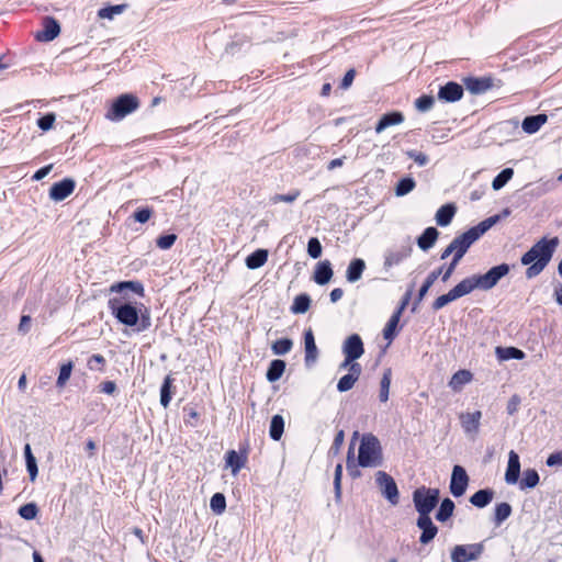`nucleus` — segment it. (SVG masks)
<instances>
[{
    "label": "nucleus",
    "mask_w": 562,
    "mask_h": 562,
    "mask_svg": "<svg viewBox=\"0 0 562 562\" xmlns=\"http://www.w3.org/2000/svg\"><path fill=\"white\" fill-rule=\"evenodd\" d=\"M124 9H125L124 4H117V5H112V7H108V8H102L99 10L98 16L100 19L112 20L115 15L121 14L124 11Z\"/></svg>",
    "instance_id": "8fccbe9b"
},
{
    "label": "nucleus",
    "mask_w": 562,
    "mask_h": 562,
    "mask_svg": "<svg viewBox=\"0 0 562 562\" xmlns=\"http://www.w3.org/2000/svg\"><path fill=\"white\" fill-rule=\"evenodd\" d=\"M415 186H416V183H415L414 179L403 178L396 184L395 194L397 196L406 195L407 193H409L411 191L414 190Z\"/></svg>",
    "instance_id": "49530a36"
},
{
    "label": "nucleus",
    "mask_w": 562,
    "mask_h": 562,
    "mask_svg": "<svg viewBox=\"0 0 562 562\" xmlns=\"http://www.w3.org/2000/svg\"><path fill=\"white\" fill-rule=\"evenodd\" d=\"M446 268H447V267L442 266V267H440V268H438V269H436V270L431 271V272L427 276V278H426V280H425L424 284H423V285H422V288L419 289V292H418V301H422V300L425 297V295L427 294L428 290L432 286V284H434L436 281H438V278H439V277H441V278H442V276H443V272H445Z\"/></svg>",
    "instance_id": "bb28decb"
},
{
    "label": "nucleus",
    "mask_w": 562,
    "mask_h": 562,
    "mask_svg": "<svg viewBox=\"0 0 562 562\" xmlns=\"http://www.w3.org/2000/svg\"><path fill=\"white\" fill-rule=\"evenodd\" d=\"M151 215H153V211L150 209L146 207V209L137 210L134 213V218L136 222L144 224L147 221H149Z\"/></svg>",
    "instance_id": "680f3d73"
},
{
    "label": "nucleus",
    "mask_w": 562,
    "mask_h": 562,
    "mask_svg": "<svg viewBox=\"0 0 562 562\" xmlns=\"http://www.w3.org/2000/svg\"><path fill=\"white\" fill-rule=\"evenodd\" d=\"M342 353L351 359H359L364 353V347L361 337L358 334H352L346 338L342 344Z\"/></svg>",
    "instance_id": "9b49d317"
},
{
    "label": "nucleus",
    "mask_w": 562,
    "mask_h": 562,
    "mask_svg": "<svg viewBox=\"0 0 562 562\" xmlns=\"http://www.w3.org/2000/svg\"><path fill=\"white\" fill-rule=\"evenodd\" d=\"M401 315H402V308H398L391 316V318L389 319V322H387V324H386V326H385V328L383 330V336L389 341H392L393 338L395 337V333H396L397 325L400 323Z\"/></svg>",
    "instance_id": "473e14b6"
},
{
    "label": "nucleus",
    "mask_w": 562,
    "mask_h": 562,
    "mask_svg": "<svg viewBox=\"0 0 562 562\" xmlns=\"http://www.w3.org/2000/svg\"><path fill=\"white\" fill-rule=\"evenodd\" d=\"M432 104H434V98L430 95H423V97L418 98L415 102L416 108L422 112L430 110Z\"/></svg>",
    "instance_id": "bf43d9fd"
},
{
    "label": "nucleus",
    "mask_w": 562,
    "mask_h": 562,
    "mask_svg": "<svg viewBox=\"0 0 562 562\" xmlns=\"http://www.w3.org/2000/svg\"><path fill=\"white\" fill-rule=\"evenodd\" d=\"M284 370H285V362L283 360H280V359L272 360L270 362V366H269L267 374H266L267 380L269 382L278 381L284 373Z\"/></svg>",
    "instance_id": "7c9ffc66"
},
{
    "label": "nucleus",
    "mask_w": 562,
    "mask_h": 562,
    "mask_svg": "<svg viewBox=\"0 0 562 562\" xmlns=\"http://www.w3.org/2000/svg\"><path fill=\"white\" fill-rule=\"evenodd\" d=\"M25 462H26V470L29 472L30 480H31V482H34L36 480L37 473H38L36 459H35V457L29 458L25 460Z\"/></svg>",
    "instance_id": "052dcab7"
},
{
    "label": "nucleus",
    "mask_w": 562,
    "mask_h": 562,
    "mask_svg": "<svg viewBox=\"0 0 562 562\" xmlns=\"http://www.w3.org/2000/svg\"><path fill=\"white\" fill-rule=\"evenodd\" d=\"M383 463L380 440L372 434L361 436L358 450V464L362 468H378Z\"/></svg>",
    "instance_id": "7ed1b4c3"
},
{
    "label": "nucleus",
    "mask_w": 562,
    "mask_h": 562,
    "mask_svg": "<svg viewBox=\"0 0 562 562\" xmlns=\"http://www.w3.org/2000/svg\"><path fill=\"white\" fill-rule=\"evenodd\" d=\"M454 510V503L450 498H445L436 514V519L439 521L448 520Z\"/></svg>",
    "instance_id": "c9c22d12"
},
{
    "label": "nucleus",
    "mask_w": 562,
    "mask_h": 562,
    "mask_svg": "<svg viewBox=\"0 0 562 562\" xmlns=\"http://www.w3.org/2000/svg\"><path fill=\"white\" fill-rule=\"evenodd\" d=\"M484 551L482 543L459 544L451 551L452 562H472L480 559Z\"/></svg>",
    "instance_id": "6e6552de"
},
{
    "label": "nucleus",
    "mask_w": 562,
    "mask_h": 562,
    "mask_svg": "<svg viewBox=\"0 0 562 562\" xmlns=\"http://www.w3.org/2000/svg\"><path fill=\"white\" fill-rule=\"evenodd\" d=\"M304 344H305V362L307 366L315 362L317 358V347L315 344L314 335L311 329H308L304 335Z\"/></svg>",
    "instance_id": "393cba45"
},
{
    "label": "nucleus",
    "mask_w": 562,
    "mask_h": 562,
    "mask_svg": "<svg viewBox=\"0 0 562 562\" xmlns=\"http://www.w3.org/2000/svg\"><path fill=\"white\" fill-rule=\"evenodd\" d=\"M512 514V506L508 503H499L495 507V522L501 525Z\"/></svg>",
    "instance_id": "de8ad7c7"
},
{
    "label": "nucleus",
    "mask_w": 562,
    "mask_h": 562,
    "mask_svg": "<svg viewBox=\"0 0 562 562\" xmlns=\"http://www.w3.org/2000/svg\"><path fill=\"white\" fill-rule=\"evenodd\" d=\"M456 213L452 204L442 205L436 213V222L439 226H447L451 223Z\"/></svg>",
    "instance_id": "c85d7f7f"
},
{
    "label": "nucleus",
    "mask_w": 562,
    "mask_h": 562,
    "mask_svg": "<svg viewBox=\"0 0 562 562\" xmlns=\"http://www.w3.org/2000/svg\"><path fill=\"white\" fill-rule=\"evenodd\" d=\"M331 278L333 269L330 262L328 260L319 261L314 271V281L319 285H324L327 284Z\"/></svg>",
    "instance_id": "412c9836"
},
{
    "label": "nucleus",
    "mask_w": 562,
    "mask_h": 562,
    "mask_svg": "<svg viewBox=\"0 0 562 562\" xmlns=\"http://www.w3.org/2000/svg\"><path fill=\"white\" fill-rule=\"evenodd\" d=\"M473 379V374L465 369L457 371L448 382V386L456 393L460 392L463 386L470 383Z\"/></svg>",
    "instance_id": "aec40b11"
},
{
    "label": "nucleus",
    "mask_w": 562,
    "mask_h": 562,
    "mask_svg": "<svg viewBox=\"0 0 562 562\" xmlns=\"http://www.w3.org/2000/svg\"><path fill=\"white\" fill-rule=\"evenodd\" d=\"M508 272L509 266L506 263H502L491 268L484 274L472 276L463 279L462 281L468 293H471L475 289L490 290L494 288L502 278L508 274Z\"/></svg>",
    "instance_id": "20e7f679"
},
{
    "label": "nucleus",
    "mask_w": 562,
    "mask_h": 562,
    "mask_svg": "<svg viewBox=\"0 0 562 562\" xmlns=\"http://www.w3.org/2000/svg\"><path fill=\"white\" fill-rule=\"evenodd\" d=\"M547 122L544 114H538L535 116H528L522 121L521 127L524 132L533 134L540 130V127Z\"/></svg>",
    "instance_id": "a878e982"
},
{
    "label": "nucleus",
    "mask_w": 562,
    "mask_h": 562,
    "mask_svg": "<svg viewBox=\"0 0 562 562\" xmlns=\"http://www.w3.org/2000/svg\"><path fill=\"white\" fill-rule=\"evenodd\" d=\"M439 232L437 231V228L428 227L418 237L417 245L422 250L427 251L436 244Z\"/></svg>",
    "instance_id": "5701e85b"
},
{
    "label": "nucleus",
    "mask_w": 562,
    "mask_h": 562,
    "mask_svg": "<svg viewBox=\"0 0 562 562\" xmlns=\"http://www.w3.org/2000/svg\"><path fill=\"white\" fill-rule=\"evenodd\" d=\"M139 106L138 99L130 93L121 94L112 103L111 109L108 111L105 117L110 121H121L126 115L136 111Z\"/></svg>",
    "instance_id": "423d86ee"
},
{
    "label": "nucleus",
    "mask_w": 562,
    "mask_h": 562,
    "mask_svg": "<svg viewBox=\"0 0 562 562\" xmlns=\"http://www.w3.org/2000/svg\"><path fill=\"white\" fill-rule=\"evenodd\" d=\"M413 502L419 514L418 517H430V513L439 502V490L425 486L418 487L413 493Z\"/></svg>",
    "instance_id": "39448f33"
},
{
    "label": "nucleus",
    "mask_w": 562,
    "mask_h": 562,
    "mask_svg": "<svg viewBox=\"0 0 562 562\" xmlns=\"http://www.w3.org/2000/svg\"><path fill=\"white\" fill-rule=\"evenodd\" d=\"M520 474L519 456L510 450L508 453V463L505 472V481L507 484H516Z\"/></svg>",
    "instance_id": "2eb2a0df"
},
{
    "label": "nucleus",
    "mask_w": 562,
    "mask_h": 562,
    "mask_svg": "<svg viewBox=\"0 0 562 562\" xmlns=\"http://www.w3.org/2000/svg\"><path fill=\"white\" fill-rule=\"evenodd\" d=\"M56 120V116L55 114L53 113H48L44 116H42L38 121H37V125L38 127L42 130V131H49L53 125H54V122Z\"/></svg>",
    "instance_id": "13d9d810"
},
{
    "label": "nucleus",
    "mask_w": 562,
    "mask_h": 562,
    "mask_svg": "<svg viewBox=\"0 0 562 562\" xmlns=\"http://www.w3.org/2000/svg\"><path fill=\"white\" fill-rule=\"evenodd\" d=\"M344 439H345V434L342 430H339L336 436H335V439H334V442H333V446L330 448V452L333 454H338L339 453V450L344 443Z\"/></svg>",
    "instance_id": "0e129e2a"
},
{
    "label": "nucleus",
    "mask_w": 562,
    "mask_h": 562,
    "mask_svg": "<svg viewBox=\"0 0 562 562\" xmlns=\"http://www.w3.org/2000/svg\"><path fill=\"white\" fill-rule=\"evenodd\" d=\"M284 430V420L281 415H274L270 423L269 434L273 440H279Z\"/></svg>",
    "instance_id": "e433bc0d"
},
{
    "label": "nucleus",
    "mask_w": 562,
    "mask_h": 562,
    "mask_svg": "<svg viewBox=\"0 0 562 562\" xmlns=\"http://www.w3.org/2000/svg\"><path fill=\"white\" fill-rule=\"evenodd\" d=\"M307 252L313 259H317L322 255V245L315 237L311 238L307 244Z\"/></svg>",
    "instance_id": "5fc2aeb1"
},
{
    "label": "nucleus",
    "mask_w": 562,
    "mask_h": 562,
    "mask_svg": "<svg viewBox=\"0 0 562 562\" xmlns=\"http://www.w3.org/2000/svg\"><path fill=\"white\" fill-rule=\"evenodd\" d=\"M539 483V474L533 469H528L524 472V477L520 481V488H533Z\"/></svg>",
    "instance_id": "a19ab883"
},
{
    "label": "nucleus",
    "mask_w": 562,
    "mask_h": 562,
    "mask_svg": "<svg viewBox=\"0 0 562 562\" xmlns=\"http://www.w3.org/2000/svg\"><path fill=\"white\" fill-rule=\"evenodd\" d=\"M520 405V397L518 395H513L508 403H507V413L509 415H514L517 411H518V407Z\"/></svg>",
    "instance_id": "338daca9"
},
{
    "label": "nucleus",
    "mask_w": 562,
    "mask_h": 562,
    "mask_svg": "<svg viewBox=\"0 0 562 562\" xmlns=\"http://www.w3.org/2000/svg\"><path fill=\"white\" fill-rule=\"evenodd\" d=\"M514 176V170L512 168H505L502 170L493 180L492 188L495 191L501 190Z\"/></svg>",
    "instance_id": "79ce46f5"
},
{
    "label": "nucleus",
    "mask_w": 562,
    "mask_h": 562,
    "mask_svg": "<svg viewBox=\"0 0 562 562\" xmlns=\"http://www.w3.org/2000/svg\"><path fill=\"white\" fill-rule=\"evenodd\" d=\"M495 356L498 359V361H508L512 359L515 360H522L526 355L522 350L516 348V347H496L495 348Z\"/></svg>",
    "instance_id": "4be33fe9"
},
{
    "label": "nucleus",
    "mask_w": 562,
    "mask_h": 562,
    "mask_svg": "<svg viewBox=\"0 0 562 562\" xmlns=\"http://www.w3.org/2000/svg\"><path fill=\"white\" fill-rule=\"evenodd\" d=\"M404 121V116L400 112H392L384 114L379 123L375 126V132L378 134L382 133L384 130H386L390 126L398 125Z\"/></svg>",
    "instance_id": "b1692460"
},
{
    "label": "nucleus",
    "mask_w": 562,
    "mask_h": 562,
    "mask_svg": "<svg viewBox=\"0 0 562 562\" xmlns=\"http://www.w3.org/2000/svg\"><path fill=\"white\" fill-rule=\"evenodd\" d=\"M245 460L235 451L231 450L226 454V467L232 469L233 475H236L244 467Z\"/></svg>",
    "instance_id": "f704fd0d"
},
{
    "label": "nucleus",
    "mask_w": 562,
    "mask_h": 562,
    "mask_svg": "<svg viewBox=\"0 0 562 562\" xmlns=\"http://www.w3.org/2000/svg\"><path fill=\"white\" fill-rule=\"evenodd\" d=\"M310 304H311V299L308 295H306V294L297 295L294 299V302L291 306V311L294 314H303L308 311Z\"/></svg>",
    "instance_id": "ea45409f"
},
{
    "label": "nucleus",
    "mask_w": 562,
    "mask_h": 562,
    "mask_svg": "<svg viewBox=\"0 0 562 562\" xmlns=\"http://www.w3.org/2000/svg\"><path fill=\"white\" fill-rule=\"evenodd\" d=\"M355 76H356V71L353 69L348 70L342 78L341 88L348 89L351 86V83L355 79Z\"/></svg>",
    "instance_id": "774afa93"
},
{
    "label": "nucleus",
    "mask_w": 562,
    "mask_h": 562,
    "mask_svg": "<svg viewBox=\"0 0 562 562\" xmlns=\"http://www.w3.org/2000/svg\"><path fill=\"white\" fill-rule=\"evenodd\" d=\"M292 347H293V342L291 339L282 338V339L276 340L272 344L271 349L274 355L283 356V355H286L288 352H290Z\"/></svg>",
    "instance_id": "37998d69"
},
{
    "label": "nucleus",
    "mask_w": 562,
    "mask_h": 562,
    "mask_svg": "<svg viewBox=\"0 0 562 562\" xmlns=\"http://www.w3.org/2000/svg\"><path fill=\"white\" fill-rule=\"evenodd\" d=\"M268 260V251L266 249H258L246 258V266L249 269H258L262 267Z\"/></svg>",
    "instance_id": "c756f323"
},
{
    "label": "nucleus",
    "mask_w": 562,
    "mask_h": 562,
    "mask_svg": "<svg viewBox=\"0 0 562 562\" xmlns=\"http://www.w3.org/2000/svg\"><path fill=\"white\" fill-rule=\"evenodd\" d=\"M469 485V476L461 465H454L451 473L450 492L454 497L462 496Z\"/></svg>",
    "instance_id": "9d476101"
},
{
    "label": "nucleus",
    "mask_w": 562,
    "mask_h": 562,
    "mask_svg": "<svg viewBox=\"0 0 562 562\" xmlns=\"http://www.w3.org/2000/svg\"><path fill=\"white\" fill-rule=\"evenodd\" d=\"M417 527L423 531L419 538L423 544L429 543L438 532L430 517H418Z\"/></svg>",
    "instance_id": "f3484780"
},
{
    "label": "nucleus",
    "mask_w": 562,
    "mask_h": 562,
    "mask_svg": "<svg viewBox=\"0 0 562 562\" xmlns=\"http://www.w3.org/2000/svg\"><path fill=\"white\" fill-rule=\"evenodd\" d=\"M468 291L463 284V281H460L454 288H452L448 293L438 296L432 303V308L435 311L441 310L449 303L468 295Z\"/></svg>",
    "instance_id": "f8f14e48"
},
{
    "label": "nucleus",
    "mask_w": 562,
    "mask_h": 562,
    "mask_svg": "<svg viewBox=\"0 0 562 562\" xmlns=\"http://www.w3.org/2000/svg\"><path fill=\"white\" fill-rule=\"evenodd\" d=\"M493 499V492L490 490H480L470 497V503L479 508L487 506Z\"/></svg>",
    "instance_id": "2f4dec72"
},
{
    "label": "nucleus",
    "mask_w": 562,
    "mask_h": 562,
    "mask_svg": "<svg viewBox=\"0 0 562 562\" xmlns=\"http://www.w3.org/2000/svg\"><path fill=\"white\" fill-rule=\"evenodd\" d=\"M375 483L391 505L395 506L398 504L400 492L394 479L390 474L384 471H378L375 473Z\"/></svg>",
    "instance_id": "0eeeda50"
},
{
    "label": "nucleus",
    "mask_w": 562,
    "mask_h": 562,
    "mask_svg": "<svg viewBox=\"0 0 562 562\" xmlns=\"http://www.w3.org/2000/svg\"><path fill=\"white\" fill-rule=\"evenodd\" d=\"M109 305L117 321L126 326H135L138 322V311L131 304L116 305V300H110Z\"/></svg>",
    "instance_id": "1a4fd4ad"
},
{
    "label": "nucleus",
    "mask_w": 562,
    "mask_h": 562,
    "mask_svg": "<svg viewBox=\"0 0 562 562\" xmlns=\"http://www.w3.org/2000/svg\"><path fill=\"white\" fill-rule=\"evenodd\" d=\"M559 243L558 237H552L550 239L541 238L522 255L520 261L524 266H528L526 269V277L528 279L539 276L544 270L551 261Z\"/></svg>",
    "instance_id": "f257e3e1"
},
{
    "label": "nucleus",
    "mask_w": 562,
    "mask_h": 562,
    "mask_svg": "<svg viewBox=\"0 0 562 562\" xmlns=\"http://www.w3.org/2000/svg\"><path fill=\"white\" fill-rule=\"evenodd\" d=\"M300 195V192L299 191H292L288 194H276L271 198V202L273 204H277V203H280V202H284V203H292L294 202Z\"/></svg>",
    "instance_id": "6e6d98bb"
},
{
    "label": "nucleus",
    "mask_w": 562,
    "mask_h": 562,
    "mask_svg": "<svg viewBox=\"0 0 562 562\" xmlns=\"http://www.w3.org/2000/svg\"><path fill=\"white\" fill-rule=\"evenodd\" d=\"M406 154L419 166H425L428 162V157L423 153L408 150Z\"/></svg>",
    "instance_id": "69168bd1"
},
{
    "label": "nucleus",
    "mask_w": 562,
    "mask_h": 562,
    "mask_svg": "<svg viewBox=\"0 0 562 562\" xmlns=\"http://www.w3.org/2000/svg\"><path fill=\"white\" fill-rule=\"evenodd\" d=\"M482 413L475 411L472 413H461L459 419L467 435L474 436L479 432Z\"/></svg>",
    "instance_id": "4468645a"
},
{
    "label": "nucleus",
    "mask_w": 562,
    "mask_h": 562,
    "mask_svg": "<svg viewBox=\"0 0 562 562\" xmlns=\"http://www.w3.org/2000/svg\"><path fill=\"white\" fill-rule=\"evenodd\" d=\"M364 268H366V263L362 259H353L348 268H347V272H346V278L349 282H357L363 271H364Z\"/></svg>",
    "instance_id": "cd10ccee"
},
{
    "label": "nucleus",
    "mask_w": 562,
    "mask_h": 562,
    "mask_svg": "<svg viewBox=\"0 0 562 562\" xmlns=\"http://www.w3.org/2000/svg\"><path fill=\"white\" fill-rule=\"evenodd\" d=\"M550 468L562 467V450L551 453L546 461Z\"/></svg>",
    "instance_id": "e2e57ef3"
},
{
    "label": "nucleus",
    "mask_w": 562,
    "mask_h": 562,
    "mask_svg": "<svg viewBox=\"0 0 562 562\" xmlns=\"http://www.w3.org/2000/svg\"><path fill=\"white\" fill-rule=\"evenodd\" d=\"M125 289H128V290L137 293L140 296L144 294L143 284L139 282H136V281H125V282L115 283V284L111 285L110 291L111 292H122Z\"/></svg>",
    "instance_id": "72a5a7b5"
},
{
    "label": "nucleus",
    "mask_w": 562,
    "mask_h": 562,
    "mask_svg": "<svg viewBox=\"0 0 562 562\" xmlns=\"http://www.w3.org/2000/svg\"><path fill=\"white\" fill-rule=\"evenodd\" d=\"M75 187V181L70 178H66L52 186L49 190V198L55 202H60L74 192Z\"/></svg>",
    "instance_id": "ddd939ff"
},
{
    "label": "nucleus",
    "mask_w": 562,
    "mask_h": 562,
    "mask_svg": "<svg viewBox=\"0 0 562 562\" xmlns=\"http://www.w3.org/2000/svg\"><path fill=\"white\" fill-rule=\"evenodd\" d=\"M171 386H172V379L170 375H167L164 380V383L161 385L160 390V404L166 408L168 407L170 401H171Z\"/></svg>",
    "instance_id": "c03bdc74"
},
{
    "label": "nucleus",
    "mask_w": 562,
    "mask_h": 562,
    "mask_svg": "<svg viewBox=\"0 0 562 562\" xmlns=\"http://www.w3.org/2000/svg\"><path fill=\"white\" fill-rule=\"evenodd\" d=\"M341 477H342V465L340 463H338L335 468V475H334V487H335L336 501H340V498H341Z\"/></svg>",
    "instance_id": "864d4df0"
},
{
    "label": "nucleus",
    "mask_w": 562,
    "mask_h": 562,
    "mask_svg": "<svg viewBox=\"0 0 562 562\" xmlns=\"http://www.w3.org/2000/svg\"><path fill=\"white\" fill-rule=\"evenodd\" d=\"M176 240H177V235L169 234V235H164V236L158 237L156 244H157V247H159L160 249L167 250L173 246Z\"/></svg>",
    "instance_id": "4d7b16f0"
},
{
    "label": "nucleus",
    "mask_w": 562,
    "mask_h": 562,
    "mask_svg": "<svg viewBox=\"0 0 562 562\" xmlns=\"http://www.w3.org/2000/svg\"><path fill=\"white\" fill-rule=\"evenodd\" d=\"M407 256L408 252L406 250L389 251L384 258V268L390 269L393 266L400 265Z\"/></svg>",
    "instance_id": "58836bf2"
},
{
    "label": "nucleus",
    "mask_w": 562,
    "mask_h": 562,
    "mask_svg": "<svg viewBox=\"0 0 562 562\" xmlns=\"http://www.w3.org/2000/svg\"><path fill=\"white\" fill-rule=\"evenodd\" d=\"M361 372V366H353L352 372H348L339 379L337 390L341 393L351 390L355 383L359 380Z\"/></svg>",
    "instance_id": "6ab92c4d"
},
{
    "label": "nucleus",
    "mask_w": 562,
    "mask_h": 562,
    "mask_svg": "<svg viewBox=\"0 0 562 562\" xmlns=\"http://www.w3.org/2000/svg\"><path fill=\"white\" fill-rule=\"evenodd\" d=\"M463 95V89L456 82H448L439 89L438 98L446 102H456Z\"/></svg>",
    "instance_id": "a211bd4d"
},
{
    "label": "nucleus",
    "mask_w": 562,
    "mask_h": 562,
    "mask_svg": "<svg viewBox=\"0 0 562 562\" xmlns=\"http://www.w3.org/2000/svg\"><path fill=\"white\" fill-rule=\"evenodd\" d=\"M38 509L36 504L27 503L19 508V514L26 520H32L37 516Z\"/></svg>",
    "instance_id": "3c124183"
},
{
    "label": "nucleus",
    "mask_w": 562,
    "mask_h": 562,
    "mask_svg": "<svg viewBox=\"0 0 562 562\" xmlns=\"http://www.w3.org/2000/svg\"><path fill=\"white\" fill-rule=\"evenodd\" d=\"M476 233L467 231L460 236L456 237L449 246L441 252L440 259L445 260L452 255L451 262L447 266L442 281L447 282L453 274L460 260L467 254L472 244L476 241Z\"/></svg>",
    "instance_id": "f03ea898"
},
{
    "label": "nucleus",
    "mask_w": 562,
    "mask_h": 562,
    "mask_svg": "<svg viewBox=\"0 0 562 562\" xmlns=\"http://www.w3.org/2000/svg\"><path fill=\"white\" fill-rule=\"evenodd\" d=\"M72 371V363L69 361L60 367L59 375L57 378V386L63 387L69 380Z\"/></svg>",
    "instance_id": "603ef678"
},
{
    "label": "nucleus",
    "mask_w": 562,
    "mask_h": 562,
    "mask_svg": "<svg viewBox=\"0 0 562 562\" xmlns=\"http://www.w3.org/2000/svg\"><path fill=\"white\" fill-rule=\"evenodd\" d=\"M390 385H391V370L387 369L383 373V376L381 379V389L379 398L381 402H386L389 400V392H390Z\"/></svg>",
    "instance_id": "09e8293b"
},
{
    "label": "nucleus",
    "mask_w": 562,
    "mask_h": 562,
    "mask_svg": "<svg viewBox=\"0 0 562 562\" xmlns=\"http://www.w3.org/2000/svg\"><path fill=\"white\" fill-rule=\"evenodd\" d=\"M502 215H493L482 221L477 226L470 228V232L476 233V239H479L485 232H487L492 226H494L499 220Z\"/></svg>",
    "instance_id": "4c0bfd02"
},
{
    "label": "nucleus",
    "mask_w": 562,
    "mask_h": 562,
    "mask_svg": "<svg viewBox=\"0 0 562 562\" xmlns=\"http://www.w3.org/2000/svg\"><path fill=\"white\" fill-rule=\"evenodd\" d=\"M210 507L213 513L221 515L226 508V499L222 493H215L210 501Z\"/></svg>",
    "instance_id": "a18cd8bd"
},
{
    "label": "nucleus",
    "mask_w": 562,
    "mask_h": 562,
    "mask_svg": "<svg viewBox=\"0 0 562 562\" xmlns=\"http://www.w3.org/2000/svg\"><path fill=\"white\" fill-rule=\"evenodd\" d=\"M60 33V25L54 18H45L44 30L36 34V38L41 42H50Z\"/></svg>",
    "instance_id": "dca6fc26"
}]
</instances>
